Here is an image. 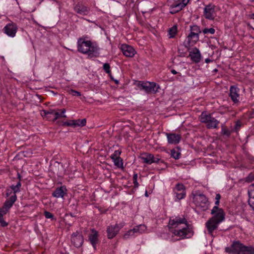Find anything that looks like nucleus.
<instances>
[{
	"label": "nucleus",
	"instance_id": "24",
	"mask_svg": "<svg viewBox=\"0 0 254 254\" xmlns=\"http://www.w3.org/2000/svg\"><path fill=\"white\" fill-rule=\"evenodd\" d=\"M188 39V45H190V43L191 40L192 39H194L193 41L194 42H196V41H198L199 40V35L197 34V33H195V32L191 31L190 33L189 34V35L187 37Z\"/></svg>",
	"mask_w": 254,
	"mask_h": 254
},
{
	"label": "nucleus",
	"instance_id": "37",
	"mask_svg": "<svg viewBox=\"0 0 254 254\" xmlns=\"http://www.w3.org/2000/svg\"><path fill=\"white\" fill-rule=\"evenodd\" d=\"M44 216L47 219H51V220H56L54 215L52 213H51L49 211H45Z\"/></svg>",
	"mask_w": 254,
	"mask_h": 254
},
{
	"label": "nucleus",
	"instance_id": "58",
	"mask_svg": "<svg viewBox=\"0 0 254 254\" xmlns=\"http://www.w3.org/2000/svg\"><path fill=\"white\" fill-rule=\"evenodd\" d=\"M212 62V60H210V59H209V58H207V59H206L205 60V62L206 63H207V64H208V63H210V62Z\"/></svg>",
	"mask_w": 254,
	"mask_h": 254
},
{
	"label": "nucleus",
	"instance_id": "45",
	"mask_svg": "<svg viewBox=\"0 0 254 254\" xmlns=\"http://www.w3.org/2000/svg\"><path fill=\"white\" fill-rule=\"evenodd\" d=\"M0 223L1 226L3 227L8 225V223L4 220L3 216L0 217Z\"/></svg>",
	"mask_w": 254,
	"mask_h": 254
},
{
	"label": "nucleus",
	"instance_id": "35",
	"mask_svg": "<svg viewBox=\"0 0 254 254\" xmlns=\"http://www.w3.org/2000/svg\"><path fill=\"white\" fill-rule=\"evenodd\" d=\"M171 156L175 159H178L180 158L181 156L180 152L176 151L175 149H173L171 151Z\"/></svg>",
	"mask_w": 254,
	"mask_h": 254
},
{
	"label": "nucleus",
	"instance_id": "31",
	"mask_svg": "<svg viewBox=\"0 0 254 254\" xmlns=\"http://www.w3.org/2000/svg\"><path fill=\"white\" fill-rule=\"evenodd\" d=\"M248 194L249 196V198H254V183L251 184L249 187L248 190Z\"/></svg>",
	"mask_w": 254,
	"mask_h": 254
},
{
	"label": "nucleus",
	"instance_id": "9",
	"mask_svg": "<svg viewBox=\"0 0 254 254\" xmlns=\"http://www.w3.org/2000/svg\"><path fill=\"white\" fill-rule=\"evenodd\" d=\"M122 227L123 225L117 224L108 226L106 230L108 238L111 239L114 238Z\"/></svg>",
	"mask_w": 254,
	"mask_h": 254
},
{
	"label": "nucleus",
	"instance_id": "14",
	"mask_svg": "<svg viewBox=\"0 0 254 254\" xmlns=\"http://www.w3.org/2000/svg\"><path fill=\"white\" fill-rule=\"evenodd\" d=\"M98 233L94 229L91 230V233L89 235L88 240L94 250L96 249V245L99 242L98 239Z\"/></svg>",
	"mask_w": 254,
	"mask_h": 254
},
{
	"label": "nucleus",
	"instance_id": "57",
	"mask_svg": "<svg viewBox=\"0 0 254 254\" xmlns=\"http://www.w3.org/2000/svg\"><path fill=\"white\" fill-rule=\"evenodd\" d=\"M137 174L136 173L134 174L133 176V181H137Z\"/></svg>",
	"mask_w": 254,
	"mask_h": 254
},
{
	"label": "nucleus",
	"instance_id": "21",
	"mask_svg": "<svg viewBox=\"0 0 254 254\" xmlns=\"http://www.w3.org/2000/svg\"><path fill=\"white\" fill-rule=\"evenodd\" d=\"M183 7L179 2H175L170 5V13L174 14L181 11Z\"/></svg>",
	"mask_w": 254,
	"mask_h": 254
},
{
	"label": "nucleus",
	"instance_id": "23",
	"mask_svg": "<svg viewBox=\"0 0 254 254\" xmlns=\"http://www.w3.org/2000/svg\"><path fill=\"white\" fill-rule=\"evenodd\" d=\"M230 96L234 102H238V101L237 98L238 97V94L236 86L234 85L231 86L230 89Z\"/></svg>",
	"mask_w": 254,
	"mask_h": 254
},
{
	"label": "nucleus",
	"instance_id": "28",
	"mask_svg": "<svg viewBox=\"0 0 254 254\" xmlns=\"http://www.w3.org/2000/svg\"><path fill=\"white\" fill-rule=\"evenodd\" d=\"M173 191L174 192H178V191L186 192L185 187L183 184L178 183L176 185L175 188L174 189Z\"/></svg>",
	"mask_w": 254,
	"mask_h": 254
},
{
	"label": "nucleus",
	"instance_id": "44",
	"mask_svg": "<svg viewBox=\"0 0 254 254\" xmlns=\"http://www.w3.org/2000/svg\"><path fill=\"white\" fill-rule=\"evenodd\" d=\"M189 0H179L178 2H179L181 3V5H182V7L184 8L188 3Z\"/></svg>",
	"mask_w": 254,
	"mask_h": 254
},
{
	"label": "nucleus",
	"instance_id": "52",
	"mask_svg": "<svg viewBox=\"0 0 254 254\" xmlns=\"http://www.w3.org/2000/svg\"><path fill=\"white\" fill-rule=\"evenodd\" d=\"M41 115L46 117L47 119L50 120V116H48L47 110H43L41 113Z\"/></svg>",
	"mask_w": 254,
	"mask_h": 254
},
{
	"label": "nucleus",
	"instance_id": "30",
	"mask_svg": "<svg viewBox=\"0 0 254 254\" xmlns=\"http://www.w3.org/2000/svg\"><path fill=\"white\" fill-rule=\"evenodd\" d=\"M177 26H173L172 27L169 28V34L170 35V38H173L175 37V35L177 33Z\"/></svg>",
	"mask_w": 254,
	"mask_h": 254
},
{
	"label": "nucleus",
	"instance_id": "16",
	"mask_svg": "<svg viewBox=\"0 0 254 254\" xmlns=\"http://www.w3.org/2000/svg\"><path fill=\"white\" fill-rule=\"evenodd\" d=\"M166 135L169 144H177L179 143L181 139V135L178 134L166 133Z\"/></svg>",
	"mask_w": 254,
	"mask_h": 254
},
{
	"label": "nucleus",
	"instance_id": "63",
	"mask_svg": "<svg viewBox=\"0 0 254 254\" xmlns=\"http://www.w3.org/2000/svg\"><path fill=\"white\" fill-rule=\"evenodd\" d=\"M109 76L110 77V78L111 79V80H113V81H114V80L115 79L114 78V77H113V76L112 75V74H109Z\"/></svg>",
	"mask_w": 254,
	"mask_h": 254
},
{
	"label": "nucleus",
	"instance_id": "7",
	"mask_svg": "<svg viewBox=\"0 0 254 254\" xmlns=\"http://www.w3.org/2000/svg\"><path fill=\"white\" fill-rule=\"evenodd\" d=\"M71 242L74 247L76 248L80 247L84 242L82 234L77 231L73 233L71 236Z\"/></svg>",
	"mask_w": 254,
	"mask_h": 254
},
{
	"label": "nucleus",
	"instance_id": "6",
	"mask_svg": "<svg viewBox=\"0 0 254 254\" xmlns=\"http://www.w3.org/2000/svg\"><path fill=\"white\" fill-rule=\"evenodd\" d=\"M211 214L213 216L211 219L216 220L217 222H221L225 219V213L223 209L214 206L211 210Z\"/></svg>",
	"mask_w": 254,
	"mask_h": 254
},
{
	"label": "nucleus",
	"instance_id": "41",
	"mask_svg": "<svg viewBox=\"0 0 254 254\" xmlns=\"http://www.w3.org/2000/svg\"><path fill=\"white\" fill-rule=\"evenodd\" d=\"M231 132V131H230L229 129L226 128L225 127H222L221 131V134L222 135H226V136L228 137L230 136Z\"/></svg>",
	"mask_w": 254,
	"mask_h": 254
},
{
	"label": "nucleus",
	"instance_id": "33",
	"mask_svg": "<svg viewBox=\"0 0 254 254\" xmlns=\"http://www.w3.org/2000/svg\"><path fill=\"white\" fill-rule=\"evenodd\" d=\"M155 163L158 164H163L165 166H166V165L164 161L163 160H161L160 158L158 157V155L156 156H154L153 155V158L152 159V163Z\"/></svg>",
	"mask_w": 254,
	"mask_h": 254
},
{
	"label": "nucleus",
	"instance_id": "46",
	"mask_svg": "<svg viewBox=\"0 0 254 254\" xmlns=\"http://www.w3.org/2000/svg\"><path fill=\"white\" fill-rule=\"evenodd\" d=\"M61 118V115L60 113L55 111V113L54 114V118L52 119V121L53 122H55L56 120H57L58 119Z\"/></svg>",
	"mask_w": 254,
	"mask_h": 254
},
{
	"label": "nucleus",
	"instance_id": "20",
	"mask_svg": "<svg viewBox=\"0 0 254 254\" xmlns=\"http://www.w3.org/2000/svg\"><path fill=\"white\" fill-rule=\"evenodd\" d=\"M225 252L229 254H238V241H234L230 247L225 248Z\"/></svg>",
	"mask_w": 254,
	"mask_h": 254
},
{
	"label": "nucleus",
	"instance_id": "64",
	"mask_svg": "<svg viewBox=\"0 0 254 254\" xmlns=\"http://www.w3.org/2000/svg\"><path fill=\"white\" fill-rule=\"evenodd\" d=\"M214 71H215V72L217 71V69H215L214 70Z\"/></svg>",
	"mask_w": 254,
	"mask_h": 254
},
{
	"label": "nucleus",
	"instance_id": "22",
	"mask_svg": "<svg viewBox=\"0 0 254 254\" xmlns=\"http://www.w3.org/2000/svg\"><path fill=\"white\" fill-rule=\"evenodd\" d=\"M140 159L143 161V163L147 164H152V159L153 158V155L150 153H144L141 154L139 157Z\"/></svg>",
	"mask_w": 254,
	"mask_h": 254
},
{
	"label": "nucleus",
	"instance_id": "17",
	"mask_svg": "<svg viewBox=\"0 0 254 254\" xmlns=\"http://www.w3.org/2000/svg\"><path fill=\"white\" fill-rule=\"evenodd\" d=\"M189 57H190L191 61L195 63L200 62L201 55L199 50L196 48H193L191 51L190 52Z\"/></svg>",
	"mask_w": 254,
	"mask_h": 254
},
{
	"label": "nucleus",
	"instance_id": "11",
	"mask_svg": "<svg viewBox=\"0 0 254 254\" xmlns=\"http://www.w3.org/2000/svg\"><path fill=\"white\" fill-rule=\"evenodd\" d=\"M121 49L124 55L127 57H132L136 53L132 47L126 44L122 45Z\"/></svg>",
	"mask_w": 254,
	"mask_h": 254
},
{
	"label": "nucleus",
	"instance_id": "32",
	"mask_svg": "<svg viewBox=\"0 0 254 254\" xmlns=\"http://www.w3.org/2000/svg\"><path fill=\"white\" fill-rule=\"evenodd\" d=\"M176 194V199L178 200H180L183 198H184L186 196V192H174Z\"/></svg>",
	"mask_w": 254,
	"mask_h": 254
},
{
	"label": "nucleus",
	"instance_id": "12",
	"mask_svg": "<svg viewBox=\"0 0 254 254\" xmlns=\"http://www.w3.org/2000/svg\"><path fill=\"white\" fill-rule=\"evenodd\" d=\"M74 10L79 14L86 15L89 12V8L79 2L74 6Z\"/></svg>",
	"mask_w": 254,
	"mask_h": 254
},
{
	"label": "nucleus",
	"instance_id": "2",
	"mask_svg": "<svg viewBox=\"0 0 254 254\" xmlns=\"http://www.w3.org/2000/svg\"><path fill=\"white\" fill-rule=\"evenodd\" d=\"M77 50L79 52L87 55L88 57H98L99 56V48L96 43L90 40H85L80 38L77 40Z\"/></svg>",
	"mask_w": 254,
	"mask_h": 254
},
{
	"label": "nucleus",
	"instance_id": "61",
	"mask_svg": "<svg viewBox=\"0 0 254 254\" xmlns=\"http://www.w3.org/2000/svg\"><path fill=\"white\" fill-rule=\"evenodd\" d=\"M219 203H220V201L218 200H216V201H215V206H217L219 204Z\"/></svg>",
	"mask_w": 254,
	"mask_h": 254
},
{
	"label": "nucleus",
	"instance_id": "56",
	"mask_svg": "<svg viewBox=\"0 0 254 254\" xmlns=\"http://www.w3.org/2000/svg\"><path fill=\"white\" fill-rule=\"evenodd\" d=\"M133 183L134 184V187L137 188L139 186V184L137 181H133Z\"/></svg>",
	"mask_w": 254,
	"mask_h": 254
},
{
	"label": "nucleus",
	"instance_id": "62",
	"mask_svg": "<svg viewBox=\"0 0 254 254\" xmlns=\"http://www.w3.org/2000/svg\"><path fill=\"white\" fill-rule=\"evenodd\" d=\"M114 81L115 82L116 84H118L119 83V81L116 79H114Z\"/></svg>",
	"mask_w": 254,
	"mask_h": 254
},
{
	"label": "nucleus",
	"instance_id": "59",
	"mask_svg": "<svg viewBox=\"0 0 254 254\" xmlns=\"http://www.w3.org/2000/svg\"><path fill=\"white\" fill-rule=\"evenodd\" d=\"M238 127V120L235 121V129L237 131V128Z\"/></svg>",
	"mask_w": 254,
	"mask_h": 254
},
{
	"label": "nucleus",
	"instance_id": "48",
	"mask_svg": "<svg viewBox=\"0 0 254 254\" xmlns=\"http://www.w3.org/2000/svg\"><path fill=\"white\" fill-rule=\"evenodd\" d=\"M13 194L12 191L9 189L7 188L5 190V195L6 197L10 196Z\"/></svg>",
	"mask_w": 254,
	"mask_h": 254
},
{
	"label": "nucleus",
	"instance_id": "1",
	"mask_svg": "<svg viewBox=\"0 0 254 254\" xmlns=\"http://www.w3.org/2000/svg\"><path fill=\"white\" fill-rule=\"evenodd\" d=\"M169 224L172 228H175L172 231V233L175 236L180 237L181 239L190 238L193 235L192 226L188 224L187 219L184 216L171 217Z\"/></svg>",
	"mask_w": 254,
	"mask_h": 254
},
{
	"label": "nucleus",
	"instance_id": "5",
	"mask_svg": "<svg viewBox=\"0 0 254 254\" xmlns=\"http://www.w3.org/2000/svg\"><path fill=\"white\" fill-rule=\"evenodd\" d=\"M138 87L141 90H145L147 93H156L158 91V86L154 82H139Z\"/></svg>",
	"mask_w": 254,
	"mask_h": 254
},
{
	"label": "nucleus",
	"instance_id": "27",
	"mask_svg": "<svg viewBox=\"0 0 254 254\" xmlns=\"http://www.w3.org/2000/svg\"><path fill=\"white\" fill-rule=\"evenodd\" d=\"M112 160L113 161L114 165L117 167L119 168H123V162L121 158H115V159Z\"/></svg>",
	"mask_w": 254,
	"mask_h": 254
},
{
	"label": "nucleus",
	"instance_id": "50",
	"mask_svg": "<svg viewBox=\"0 0 254 254\" xmlns=\"http://www.w3.org/2000/svg\"><path fill=\"white\" fill-rule=\"evenodd\" d=\"M18 178L19 179V181L18 182L16 183V184L15 185V186L19 189H20L21 186V182H20V179H21V176L18 173Z\"/></svg>",
	"mask_w": 254,
	"mask_h": 254
},
{
	"label": "nucleus",
	"instance_id": "10",
	"mask_svg": "<svg viewBox=\"0 0 254 254\" xmlns=\"http://www.w3.org/2000/svg\"><path fill=\"white\" fill-rule=\"evenodd\" d=\"M15 197L12 198L9 197L4 202L2 206L0 208V212L2 216L6 214L9 209L13 206L15 202Z\"/></svg>",
	"mask_w": 254,
	"mask_h": 254
},
{
	"label": "nucleus",
	"instance_id": "29",
	"mask_svg": "<svg viewBox=\"0 0 254 254\" xmlns=\"http://www.w3.org/2000/svg\"><path fill=\"white\" fill-rule=\"evenodd\" d=\"M136 233L141 234L146 230V226L145 225H139L134 227Z\"/></svg>",
	"mask_w": 254,
	"mask_h": 254
},
{
	"label": "nucleus",
	"instance_id": "4",
	"mask_svg": "<svg viewBox=\"0 0 254 254\" xmlns=\"http://www.w3.org/2000/svg\"><path fill=\"white\" fill-rule=\"evenodd\" d=\"M201 122L205 123L207 128H216L219 122L211 116L210 114H206L202 113L200 116Z\"/></svg>",
	"mask_w": 254,
	"mask_h": 254
},
{
	"label": "nucleus",
	"instance_id": "25",
	"mask_svg": "<svg viewBox=\"0 0 254 254\" xmlns=\"http://www.w3.org/2000/svg\"><path fill=\"white\" fill-rule=\"evenodd\" d=\"M73 127H82L86 125V119H83L82 120H73Z\"/></svg>",
	"mask_w": 254,
	"mask_h": 254
},
{
	"label": "nucleus",
	"instance_id": "13",
	"mask_svg": "<svg viewBox=\"0 0 254 254\" xmlns=\"http://www.w3.org/2000/svg\"><path fill=\"white\" fill-rule=\"evenodd\" d=\"M219 223L220 222L210 218L205 224L208 234L212 236L213 231L217 229Z\"/></svg>",
	"mask_w": 254,
	"mask_h": 254
},
{
	"label": "nucleus",
	"instance_id": "43",
	"mask_svg": "<svg viewBox=\"0 0 254 254\" xmlns=\"http://www.w3.org/2000/svg\"><path fill=\"white\" fill-rule=\"evenodd\" d=\"M73 120H69L66 122H63L62 124L63 126H68V127H73Z\"/></svg>",
	"mask_w": 254,
	"mask_h": 254
},
{
	"label": "nucleus",
	"instance_id": "18",
	"mask_svg": "<svg viewBox=\"0 0 254 254\" xmlns=\"http://www.w3.org/2000/svg\"><path fill=\"white\" fill-rule=\"evenodd\" d=\"M239 254H254V248L244 246L239 242Z\"/></svg>",
	"mask_w": 254,
	"mask_h": 254
},
{
	"label": "nucleus",
	"instance_id": "49",
	"mask_svg": "<svg viewBox=\"0 0 254 254\" xmlns=\"http://www.w3.org/2000/svg\"><path fill=\"white\" fill-rule=\"evenodd\" d=\"M70 93L73 95L75 96H80L81 95V94L79 92L75 91L73 89L70 90Z\"/></svg>",
	"mask_w": 254,
	"mask_h": 254
},
{
	"label": "nucleus",
	"instance_id": "39",
	"mask_svg": "<svg viewBox=\"0 0 254 254\" xmlns=\"http://www.w3.org/2000/svg\"><path fill=\"white\" fill-rule=\"evenodd\" d=\"M215 29L213 28H204L202 30V32L204 34L210 33L211 34H213L215 33Z\"/></svg>",
	"mask_w": 254,
	"mask_h": 254
},
{
	"label": "nucleus",
	"instance_id": "8",
	"mask_svg": "<svg viewBox=\"0 0 254 254\" xmlns=\"http://www.w3.org/2000/svg\"><path fill=\"white\" fill-rule=\"evenodd\" d=\"M17 29L16 24L13 22H11L5 26L3 29V31L7 36L11 37H14L16 35Z\"/></svg>",
	"mask_w": 254,
	"mask_h": 254
},
{
	"label": "nucleus",
	"instance_id": "47",
	"mask_svg": "<svg viewBox=\"0 0 254 254\" xmlns=\"http://www.w3.org/2000/svg\"><path fill=\"white\" fill-rule=\"evenodd\" d=\"M248 202L250 206L252 208L253 210L254 211V198H249Z\"/></svg>",
	"mask_w": 254,
	"mask_h": 254
},
{
	"label": "nucleus",
	"instance_id": "38",
	"mask_svg": "<svg viewBox=\"0 0 254 254\" xmlns=\"http://www.w3.org/2000/svg\"><path fill=\"white\" fill-rule=\"evenodd\" d=\"M190 30L191 31L195 32V33H197V34L198 35H199V34L200 33H201V31L199 28V27H198L197 25L191 26H190Z\"/></svg>",
	"mask_w": 254,
	"mask_h": 254
},
{
	"label": "nucleus",
	"instance_id": "53",
	"mask_svg": "<svg viewBox=\"0 0 254 254\" xmlns=\"http://www.w3.org/2000/svg\"><path fill=\"white\" fill-rule=\"evenodd\" d=\"M250 19L252 20V23L254 24V13L249 14V15ZM252 28L254 29V27L252 26Z\"/></svg>",
	"mask_w": 254,
	"mask_h": 254
},
{
	"label": "nucleus",
	"instance_id": "40",
	"mask_svg": "<svg viewBox=\"0 0 254 254\" xmlns=\"http://www.w3.org/2000/svg\"><path fill=\"white\" fill-rule=\"evenodd\" d=\"M104 71L108 74H111L110 65L108 63H105L103 64V66Z\"/></svg>",
	"mask_w": 254,
	"mask_h": 254
},
{
	"label": "nucleus",
	"instance_id": "42",
	"mask_svg": "<svg viewBox=\"0 0 254 254\" xmlns=\"http://www.w3.org/2000/svg\"><path fill=\"white\" fill-rule=\"evenodd\" d=\"M254 181V173H251L246 178V181L247 182L250 183Z\"/></svg>",
	"mask_w": 254,
	"mask_h": 254
},
{
	"label": "nucleus",
	"instance_id": "55",
	"mask_svg": "<svg viewBox=\"0 0 254 254\" xmlns=\"http://www.w3.org/2000/svg\"><path fill=\"white\" fill-rule=\"evenodd\" d=\"M220 198H221L220 194L219 193L216 194V196H215V199L218 200L219 201Z\"/></svg>",
	"mask_w": 254,
	"mask_h": 254
},
{
	"label": "nucleus",
	"instance_id": "19",
	"mask_svg": "<svg viewBox=\"0 0 254 254\" xmlns=\"http://www.w3.org/2000/svg\"><path fill=\"white\" fill-rule=\"evenodd\" d=\"M67 190L64 186H61L57 188L52 193L53 196L59 198H63L66 194Z\"/></svg>",
	"mask_w": 254,
	"mask_h": 254
},
{
	"label": "nucleus",
	"instance_id": "60",
	"mask_svg": "<svg viewBox=\"0 0 254 254\" xmlns=\"http://www.w3.org/2000/svg\"><path fill=\"white\" fill-rule=\"evenodd\" d=\"M171 72L173 74H176L178 73L175 69H172L171 70Z\"/></svg>",
	"mask_w": 254,
	"mask_h": 254
},
{
	"label": "nucleus",
	"instance_id": "26",
	"mask_svg": "<svg viewBox=\"0 0 254 254\" xmlns=\"http://www.w3.org/2000/svg\"><path fill=\"white\" fill-rule=\"evenodd\" d=\"M9 189L12 191L13 194L9 197L13 198L15 197V202L17 200L16 193L20 191V190L15 185H12L9 187Z\"/></svg>",
	"mask_w": 254,
	"mask_h": 254
},
{
	"label": "nucleus",
	"instance_id": "34",
	"mask_svg": "<svg viewBox=\"0 0 254 254\" xmlns=\"http://www.w3.org/2000/svg\"><path fill=\"white\" fill-rule=\"evenodd\" d=\"M135 232V229H134V228L132 229H130L128 230L123 236V238L124 239H127L129 238L130 236H132L134 234Z\"/></svg>",
	"mask_w": 254,
	"mask_h": 254
},
{
	"label": "nucleus",
	"instance_id": "3",
	"mask_svg": "<svg viewBox=\"0 0 254 254\" xmlns=\"http://www.w3.org/2000/svg\"><path fill=\"white\" fill-rule=\"evenodd\" d=\"M192 201L196 206L202 211L207 210L208 208L209 201L205 195L199 191L192 192Z\"/></svg>",
	"mask_w": 254,
	"mask_h": 254
},
{
	"label": "nucleus",
	"instance_id": "36",
	"mask_svg": "<svg viewBox=\"0 0 254 254\" xmlns=\"http://www.w3.org/2000/svg\"><path fill=\"white\" fill-rule=\"evenodd\" d=\"M121 153L122 150L120 149L115 151L114 153L111 156V158L114 159L115 158H121Z\"/></svg>",
	"mask_w": 254,
	"mask_h": 254
},
{
	"label": "nucleus",
	"instance_id": "15",
	"mask_svg": "<svg viewBox=\"0 0 254 254\" xmlns=\"http://www.w3.org/2000/svg\"><path fill=\"white\" fill-rule=\"evenodd\" d=\"M214 6L210 4L206 5L204 8V16L206 19L213 20L214 18Z\"/></svg>",
	"mask_w": 254,
	"mask_h": 254
},
{
	"label": "nucleus",
	"instance_id": "54",
	"mask_svg": "<svg viewBox=\"0 0 254 254\" xmlns=\"http://www.w3.org/2000/svg\"><path fill=\"white\" fill-rule=\"evenodd\" d=\"M65 112V109H63L61 111V113H60V115H61V117H66V116L64 115Z\"/></svg>",
	"mask_w": 254,
	"mask_h": 254
},
{
	"label": "nucleus",
	"instance_id": "51",
	"mask_svg": "<svg viewBox=\"0 0 254 254\" xmlns=\"http://www.w3.org/2000/svg\"><path fill=\"white\" fill-rule=\"evenodd\" d=\"M47 113H48V116H50V118L51 115L54 116L55 110H53V109H49L48 110H47Z\"/></svg>",
	"mask_w": 254,
	"mask_h": 254
}]
</instances>
